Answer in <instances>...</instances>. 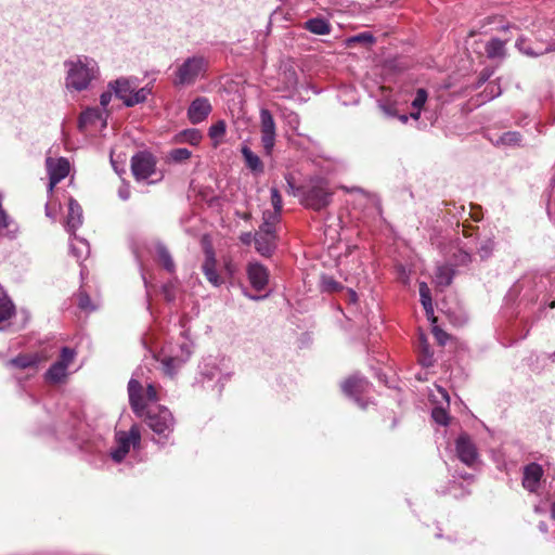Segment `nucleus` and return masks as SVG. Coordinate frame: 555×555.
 <instances>
[{
	"label": "nucleus",
	"mask_w": 555,
	"mask_h": 555,
	"mask_svg": "<svg viewBox=\"0 0 555 555\" xmlns=\"http://www.w3.org/2000/svg\"><path fill=\"white\" fill-rule=\"evenodd\" d=\"M64 89L69 94L90 90L101 77L99 63L91 56L74 55L63 63Z\"/></svg>",
	"instance_id": "obj_1"
},
{
	"label": "nucleus",
	"mask_w": 555,
	"mask_h": 555,
	"mask_svg": "<svg viewBox=\"0 0 555 555\" xmlns=\"http://www.w3.org/2000/svg\"><path fill=\"white\" fill-rule=\"evenodd\" d=\"M209 61L203 55H191L178 63L172 74V85L176 88L191 87L206 77Z\"/></svg>",
	"instance_id": "obj_2"
},
{
	"label": "nucleus",
	"mask_w": 555,
	"mask_h": 555,
	"mask_svg": "<svg viewBox=\"0 0 555 555\" xmlns=\"http://www.w3.org/2000/svg\"><path fill=\"white\" fill-rule=\"evenodd\" d=\"M145 423L154 434L153 440L166 446L170 443V438L176 427V418L171 411L163 405L151 406L144 411Z\"/></svg>",
	"instance_id": "obj_3"
},
{
	"label": "nucleus",
	"mask_w": 555,
	"mask_h": 555,
	"mask_svg": "<svg viewBox=\"0 0 555 555\" xmlns=\"http://www.w3.org/2000/svg\"><path fill=\"white\" fill-rule=\"evenodd\" d=\"M199 373L203 384L220 395L232 375L230 361L223 357L209 356L199 365Z\"/></svg>",
	"instance_id": "obj_4"
},
{
	"label": "nucleus",
	"mask_w": 555,
	"mask_h": 555,
	"mask_svg": "<svg viewBox=\"0 0 555 555\" xmlns=\"http://www.w3.org/2000/svg\"><path fill=\"white\" fill-rule=\"evenodd\" d=\"M142 437L139 425L133 424L128 430H117L114 437V446L108 456L115 464L122 463L131 451L141 450Z\"/></svg>",
	"instance_id": "obj_5"
},
{
	"label": "nucleus",
	"mask_w": 555,
	"mask_h": 555,
	"mask_svg": "<svg viewBox=\"0 0 555 555\" xmlns=\"http://www.w3.org/2000/svg\"><path fill=\"white\" fill-rule=\"evenodd\" d=\"M128 393L131 409L140 417L144 415L147 403L156 402L159 399L154 384H147L144 390L142 385L134 378H131L128 383Z\"/></svg>",
	"instance_id": "obj_6"
},
{
	"label": "nucleus",
	"mask_w": 555,
	"mask_h": 555,
	"mask_svg": "<svg viewBox=\"0 0 555 555\" xmlns=\"http://www.w3.org/2000/svg\"><path fill=\"white\" fill-rule=\"evenodd\" d=\"M331 197L327 182L323 179H314L304 189L301 203L314 210H321L331 203Z\"/></svg>",
	"instance_id": "obj_7"
},
{
	"label": "nucleus",
	"mask_w": 555,
	"mask_h": 555,
	"mask_svg": "<svg viewBox=\"0 0 555 555\" xmlns=\"http://www.w3.org/2000/svg\"><path fill=\"white\" fill-rule=\"evenodd\" d=\"M372 385L366 378L358 374L351 375L341 384L343 392L354 400V402L361 408L366 409L369 401L363 399V396L369 393Z\"/></svg>",
	"instance_id": "obj_8"
},
{
	"label": "nucleus",
	"mask_w": 555,
	"mask_h": 555,
	"mask_svg": "<svg viewBox=\"0 0 555 555\" xmlns=\"http://www.w3.org/2000/svg\"><path fill=\"white\" fill-rule=\"evenodd\" d=\"M260 134L263 152L271 156L275 145L276 126L272 114L267 108L260 111Z\"/></svg>",
	"instance_id": "obj_9"
},
{
	"label": "nucleus",
	"mask_w": 555,
	"mask_h": 555,
	"mask_svg": "<svg viewBox=\"0 0 555 555\" xmlns=\"http://www.w3.org/2000/svg\"><path fill=\"white\" fill-rule=\"evenodd\" d=\"M76 351L69 347L61 349L60 359L54 362L46 373V378L54 384L61 383L67 376V369L73 363Z\"/></svg>",
	"instance_id": "obj_10"
},
{
	"label": "nucleus",
	"mask_w": 555,
	"mask_h": 555,
	"mask_svg": "<svg viewBox=\"0 0 555 555\" xmlns=\"http://www.w3.org/2000/svg\"><path fill=\"white\" fill-rule=\"evenodd\" d=\"M46 167L49 176L48 193L52 194L54 186L70 171V164L65 157H47Z\"/></svg>",
	"instance_id": "obj_11"
},
{
	"label": "nucleus",
	"mask_w": 555,
	"mask_h": 555,
	"mask_svg": "<svg viewBox=\"0 0 555 555\" xmlns=\"http://www.w3.org/2000/svg\"><path fill=\"white\" fill-rule=\"evenodd\" d=\"M156 162L152 154L139 152L131 158V171L137 181H144L155 173Z\"/></svg>",
	"instance_id": "obj_12"
},
{
	"label": "nucleus",
	"mask_w": 555,
	"mask_h": 555,
	"mask_svg": "<svg viewBox=\"0 0 555 555\" xmlns=\"http://www.w3.org/2000/svg\"><path fill=\"white\" fill-rule=\"evenodd\" d=\"M516 49L524 55L529 57H539L545 53L555 51V47H552L541 37L535 36L534 41L520 36L515 42Z\"/></svg>",
	"instance_id": "obj_13"
},
{
	"label": "nucleus",
	"mask_w": 555,
	"mask_h": 555,
	"mask_svg": "<svg viewBox=\"0 0 555 555\" xmlns=\"http://www.w3.org/2000/svg\"><path fill=\"white\" fill-rule=\"evenodd\" d=\"M455 452L457 459L467 466H474L479 460L477 447L467 434L456 438Z\"/></svg>",
	"instance_id": "obj_14"
},
{
	"label": "nucleus",
	"mask_w": 555,
	"mask_h": 555,
	"mask_svg": "<svg viewBox=\"0 0 555 555\" xmlns=\"http://www.w3.org/2000/svg\"><path fill=\"white\" fill-rule=\"evenodd\" d=\"M107 113L98 107H88L85 109L78 120V128L81 132L88 131L89 128L103 129L106 127Z\"/></svg>",
	"instance_id": "obj_15"
},
{
	"label": "nucleus",
	"mask_w": 555,
	"mask_h": 555,
	"mask_svg": "<svg viewBox=\"0 0 555 555\" xmlns=\"http://www.w3.org/2000/svg\"><path fill=\"white\" fill-rule=\"evenodd\" d=\"M212 111V105L208 98L197 96L195 98L188 107V118L191 124L198 125L206 120Z\"/></svg>",
	"instance_id": "obj_16"
},
{
	"label": "nucleus",
	"mask_w": 555,
	"mask_h": 555,
	"mask_svg": "<svg viewBox=\"0 0 555 555\" xmlns=\"http://www.w3.org/2000/svg\"><path fill=\"white\" fill-rule=\"evenodd\" d=\"M543 475L544 470L540 464L529 463L522 469V487L531 493L538 492Z\"/></svg>",
	"instance_id": "obj_17"
},
{
	"label": "nucleus",
	"mask_w": 555,
	"mask_h": 555,
	"mask_svg": "<svg viewBox=\"0 0 555 555\" xmlns=\"http://www.w3.org/2000/svg\"><path fill=\"white\" fill-rule=\"evenodd\" d=\"M138 87L137 79L120 77L112 80L107 85V89L112 90L115 96L122 101L126 106V101L131 96L134 89Z\"/></svg>",
	"instance_id": "obj_18"
},
{
	"label": "nucleus",
	"mask_w": 555,
	"mask_h": 555,
	"mask_svg": "<svg viewBox=\"0 0 555 555\" xmlns=\"http://www.w3.org/2000/svg\"><path fill=\"white\" fill-rule=\"evenodd\" d=\"M247 276L254 289L263 291L269 282V272L264 266L259 262H249L247 266Z\"/></svg>",
	"instance_id": "obj_19"
},
{
	"label": "nucleus",
	"mask_w": 555,
	"mask_h": 555,
	"mask_svg": "<svg viewBox=\"0 0 555 555\" xmlns=\"http://www.w3.org/2000/svg\"><path fill=\"white\" fill-rule=\"evenodd\" d=\"M83 214L79 203L74 199H68V210L66 216L65 228L68 234L76 233L77 229L82 224Z\"/></svg>",
	"instance_id": "obj_20"
},
{
	"label": "nucleus",
	"mask_w": 555,
	"mask_h": 555,
	"mask_svg": "<svg viewBox=\"0 0 555 555\" xmlns=\"http://www.w3.org/2000/svg\"><path fill=\"white\" fill-rule=\"evenodd\" d=\"M15 314V306L0 285V331H5L11 325Z\"/></svg>",
	"instance_id": "obj_21"
},
{
	"label": "nucleus",
	"mask_w": 555,
	"mask_h": 555,
	"mask_svg": "<svg viewBox=\"0 0 555 555\" xmlns=\"http://www.w3.org/2000/svg\"><path fill=\"white\" fill-rule=\"evenodd\" d=\"M202 270L210 284L214 286H220L222 284L223 281L217 272V260L212 250H206Z\"/></svg>",
	"instance_id": "obj_22"
},
{
	"label": "nucleus",
	"mask_w": 555,
	"mask_h": 555,
	"mask_svg": "<svg viewBox=\"0 0 555 555\" xmlns=\"http://www.w3.org/2000/svg\"><path fill=\"white\" fill-rule=\"evenodd\" d=\"M153 253L159 264L170 274L176 271V263L169 249L162 243L155 242L153 245Z\"/></svg>",
	"instance_id": "obj_23"
},
{
	"label": "nucleus",
	"mask_w": 555,
	"mask_h": 555,
	"mask_svg": "<svg viewBox=\"0 0 555 555\" xmlns=\"http://www.w3.org/2000/svg\"><path fill=\"white\" fill-rule=\"evenodd\" d=\"M302 28L310 31L313 35L325 36L332 31L331 23L321 16L312 17L307 20L302 24Z\"/></svg>",
	"instance_id": "obj_24"
},
{
	"label": "nucleus",
	"mask_w": 555,
	"mask_h": 555,
	"mask_svg": "<svg viewBox=\"0 0 555 555\" xmlns=\"http://www.w3.org/2000/svg\"><path fill=\"white\" fill-rule=\"evenodd\" d=\"M254 241L257 251L264 257L271 256L276 246V236H267L259 232H256Z\"/></svg>",
	"instance_id": "obj_25"
},
{
	"label": "nucleus",
	"mask_w": 555,
	"mask_h": 555,
	"mask_svg": "<svg viewBox=\"0 0 555 555\" xmlns=\"http://www.w3.org/2000/svg\"><path fill=\"white\" fill-rule=\"evenodd\" d=\"M3 195L0 193V234L13 238L18 232V227L2 207Z\"/></svg>",
	"instance_id": "obj_26"
},
{
	"label": "nucleus",
	"mask_w": 555,
	"mask_h": 555,
	"mask_svg": "<svg viewBox=\"0 0 555 555\" xmlns=\"http://www.w3.org/2000/svg\"><path fill=\"white\" fill-rule=\"evenodd\" d=\"M69 235V248L72 255L77 259V261L86 259L90 253L89 243L85 238L78 237L75 233Z\"/></svg>",
	"instance_id": "obj_27"
},
{
	"label": "nucleus",
	"mask_w": 555,
	"mask_h": 555,
	"mask_svg": "<svg viewBox=\"0 0 555 555\" xmlns=\"http://www.w3.org/2000/svg\"><path fill=\"white\" fill-rule=\"evenodd\" d=\"M490 140L495 146L519 147L522 143V135L518 131H507Z\"/></svg>",
	"instance_id": "obj_28"
},
{
	"label": "nucleus",
	"mask_w": 555,
	"mask_h": 555,
	"mask_svg": "<svg viewBox=\"0 0 555 555\" xmlns=\"http://www.w3.org/2000/svg\"><path fill=\"white\" fill-rule=\"evenodd\" d=\"M242 155L245 162L246 167L254 173L263 172V164L260 157L255 154L248 146H242Z\"/></svg>",
	"instance_id": "obj_29"
},
{
	"label": "nucleus",
	"mask_w": 555,
	"mask_h": 555,
	"mask_svg": "<svg viewBox=\"0 0 555 555\" xmlns=\"http://www.w3.org/2000/svg\"><path fill=\"white\" fill-rule=\"evenodd\" d=\"M505 44L506 41L499 38H492L485 46L487 56L491 60L504 59L506 55Z\"/></svg>",
	"instance_id": "obj_30"
},
{
	"label": "nucleus",
	"mask_w": 555,
	"mask_h": 555,
	"mask_svg": "<svg viewBox=\"0 0 555 555\" xmlns=\"http://www.w3.org/2000/svg\"><path fill=\"white\" fill-rule=\"evenodd\" d=\"M454 270L450 264L438 266L435 273V283L437 286L447 287L452 283Z\"/></svg>",
	"instance_id": "obj_31"
},
{
	"label": "nucleus",
	"mask_w": 555,
	"mask_h": 555,
	"mask_svg": "<svg viewBox=\"0 0 555 555\" xmlns=\"http://www.w3.org/2000/svg\"><path fill=\"white\" fill-rule=\"evenodd\" d=\"M193 352V344L191 339L184 334L181 337V341L178 344V349H172L171 354L179 357L180 362H186Z\"/></svg>",
	"instance_id": "obj_32"
},
{
	"label": "nucleus",
	"mask_w": 555,
	"mask_h": 555,
	"mask_svg": "<svg viewBox=\"0 0 555 555\" xmlns=\"http://www.w3.org/2000/svg\"><path fill=\"white\" fill-rule=\"evenodd\" d=\"M160 363L164 374L170 377H172L178 372V370L184 364V362H180L179 357H177L176 354L165 356L162 359Z\"/></svg>",
	"instance_id": "obj_33"
},
{
	"label": "nucleus",
	"mask_w": 555,
	"mask_h": 555,
	"mask_svg": "<svg viewBox=\"0 0 555 555\" xmlns=\"http://www.w3.org/2000/svg\"><path fill=\"white\" fill-rule=\"evenodd\" d=\"M202 139H203L202 132L195 128L185 129L176 135V142L190 143L191 145L199 144Z\"/></svg>",
	"instance_id": "obj_34"
},
{
	"label": "nucleus",
	"mask_w": 555,
	"mask_h": 555,
	"mask_svg": "<svg viewBox=\"0 0 555 555\" xmlns=\"http://www.w3.org/2000/svg\"><path fill=\"white\" fill-rule=\"evenodd\" d=\"M472 248L468 246L467 243H459L457 244V251L453 254V264L454 266H466L472 260L470 255Z\"/></svg>",
	"instance_id": "obj_35"
},
{
	"label": "nucleus",
	"mask_w": 555,
	"mask_h": 555,
	"mask_svg": "<svg viewBox=\"0 0 555 555\" xmlns=\"http://www.w3.org/2000/svg\"><path fill=\"white\" fill-rule=\"evenodd\" d=\"M227 132V125L224 120H218L212 124L208 129V135L212 140L214 146H218Z\"/></svg>",
	"instance_id": "obj_36"
},
{
	"label": "nucleus",
	"mask_w": 555,
	"mask_h": 555,
	"mask_svg": "<svg viewBox=\"0 0 555 555\" xmlns=\"http://www.w3.org/2000/svg\"><path fill=\"white\" fill-rule=\"evenodd\" d=\"M151 93L152 89L149 86L142 87L140 89L135 88L131 96L126 101V106L132 107L134 105L144 103Z\"/></svg>",
	"instance_id": "obj_37"
},
{
	"label": "nucleus",
	"mask_w": 555,
	"mask_h": 555,
	"mask_svg": "<svg viewBox=\"0 0 555 555\" xmlns=\"http://www.w3.org/2000/svg\"><path fill=\"white\" fill-rule=\"evenodd\" d=\"M38 357L35 354H20L8 362V365L18 369L33 367L37 364Z\"/></svg>",
	"instance_id": "obj_38"
},
{
	"label": "nucleus",
	"mask_w": 555,
	"mask_h": 555,
	"mask_svg": "<svg viewBox=\"0 0 555 555\" xmlns=\"http://www.w3.org/2000/svg\"><path fill=\"white\" fill-rule=\"evenodd\" d=\"M427 101V92L425 89H418L416 91V94L412 101V108L413 112H411L410 116L413 119H418L421 116V109L425 105Z\"/></svg>",
	"instance_id": "obj_39"
},
{
	"label": "nucleus",
	"mask_w": 555,
	"mask_h": 555,
	"mask_svg": "<svg viewBox=\"0 0 555 555\" xmlns=\"http://www.w3.org/2000/svg\"><path fill=\"white\" fill-rule=\"evenodd\" d=\"M420 296L421 302L426 311L427 317H431L434 314V308L430 296V289L425 282L420 283Z\"/></svg>",
	"instance_id": "obj_40"
},
{
	"label": "nucleus",
	"mask_w": 555,
	"mask_h": 555,
	"mask_svg": "<svg viewBox=\"0 0 555 555\" xmlns=\"http://www.w3.org/2000/svg\"><path fill=\"white\" fill-rule=\"evenodd\" d=\"M77 304L81 310L87 311V312L94 311L98 308V305L93 304L91 301L89 295L83 291H80L78 293Z\"/></svg>",
	"instance_id": "obj_41"
},
{
	"label": "nucleus",
	"mask_w": 555,
	"mask_h": 555,
	"mask_svg": "<svg viewBox=\"0 0 555 555\" xmlns=\"http://www.w3.org/2000/svg\"><path fill=\"white\" fill-rule=\"evenodd\" d=\"M192 156V152L184 147L175 149L169 153V159L175 163H182Z\"/></svg>",
	"instance_id": "obj_42"
},
{
	"label": "nucleus",
	"mask_w": 555,
	"mask_h": 555,
	"mask_svg": "<svg viewBox=\"0 0 555 555\" xmlns=\"http://www.w3.org/2000/svg\"><path fill=\"white\" fill-rule=\"evenodd\" d=\"M494 249V241L491 238L483 240L478 246V254L481 259H487L491 256Z\"/></svg>",
	"instance_id": "obj_43"
},
{
	"label": "nucleus",
	"mask_w": 555,
	"mask_h": 555,
	"mask_svg": "<svg viewBox=\"0 0 555 555\" xmlns=\"http://www.w3.org/2000/svg\"><path fill=\"white\" fill-rule=\"evenodd\" d=\"M431 416L436 423L443 425V426L448 425L449 415L443 408H439V406L435 408L431 412Z\"/></svg>",
	"instance_id": "obj_44"
},
{
	"label": "nucleus",
	"mask_w": 555,
	"mask_h": 555,
	"mask_svg": "<svg viewBox=\"0 0 555 555\" xmlns=\"http://www.w3.org/2000/svg\"><path fill=\"white\" fill-rule=\"evenodd\" d=\"M177 281H169L163 286V295L167 301L176 299Z\"/></svg>",
	"instance_id": "obj_45"
},
{
	"label": "nucleus",
	"mask_w": 555,
	"mask_h": 555,
	"mask_svg": "<svg viewBox=\"0 0 555 555\" xmlns=\"http://www.w3.org/2000/svg\"><path fill=\"white\" fill-rule=\"evenodd\" d=\"M271 204L273 206V209L276 211H282V196L276 188H271Z\"/></svg>",
	"instance_id": "obj_46"
},
{
	"label": "nucleus",
	"mask_w": 555,
	"mask_h": 555,
	"mask_svg": "<svg viewBox=\"0 0 555 555\" xmlns=\"http://www.w3.org/2000/svg\"><path fill=\"white\" fill-rule=\"evenodd\" d=\"M280 216H281V211H276L274 209H273V211L267 210V211H263L262 219L264 222L271 223L276 227L278 223L280 222Z\"/></svg>",
	"instance_id": "obj_47"
},
{
	"label": "nucleus",
	"mask_w": 555,
	"mask_h": 555,
	"mask_svg": "<svg viewBox=\"0 0 555 555\" xmlns=\"http://www.w3.org/2000/svg\"><path fill=\"white\" fill-rule=\"evenodd\" d=\"M323 288L330 292H336L343 288V286L336 282L333 278L324 276L322 280Z\"/></svg>",
	"instance_id": "obj_48"
},
{
	"label": "nucleus",
	"mask_w": 555,
	"mask_h": 555,
	"mask_svg": "<svg viewBox=\"0 0 555 555\" xmlns=\"http://www.w3.org/2000/svg\"><path fill=\"white\" fill-rule=\"evenodd\" d=\"M286 85L283 90L291 91L296 88L297 86V77L295 72H285L284 73Z\"/></svg>",
	"instance_id": "obj_49"
},
{
	"label": "nucleus",
	"mask_w": 555,
	"mask_h": 555,
	"mask_svg": "<svg viewBox=\"0 0 555 555\" xmlns=\"http://www.w3.org/2000/svg\"><path fill=\"white\" fill-rule=\"evenodd\" d=\"M286 179V182H287V193L288 194H292L294 196H300L301 197V194H302V191L300 188L296 186L294 181H293V177L291 175L286 176L285 177Z\"/></svg>",
	"instance_id": "obj_50"
},
{
	"label": "nucleus",
	"mask_w": 555,
	"mask_h": 555,
	"mask_svg": "<svg viewBox=\"0 0 555 555\" xmlns=\"http://www.w3.org/2000/svg\"><path fill=\"white\" fill-rule=\"evenodd\" d=\"M374 41L373 36L370 33H361L356 35L349 39V42H362L365 44L372 43Z\"/></svg>",
	"instance_id": "obj_51"
},
{
	"label": "nucleus",
	"mask_w": 555,
	"mask_h": 555,
	"mask_svg": "<svg viewBox=\"0 0 555 555\" xmlns=\"http://www.w3.org/2000/svg\"><path fill=\"white\" fill-rule=\"evenodd\" d=\"M275 229V225L262 221V224L259 227V230L257 232L263 233L267 236H276Z\"/></svg>",
	"instance_id": "obj_52"
},
{
	"label": "nucleus",
	"mask_w": 555,
	"mask_h": 555,
	"mask_svg": "<svg viewBox=\"0 0 555 555\" xmlns=\"http://www.w3.org/2000/svg\"><path fill=\"white\" fill-rule=\"evenodd\" d=\"M112 93H114L112 90H107V91H104L101 95H100V104H101V109L104 111L105 113H107V109L106 107L108 106L111 100H112Z\"/></svg>",
	"instance_id": "obj_53"
},
{
	"label": "nucleus",
	"mask_w": 555,
	"mask_h": 555,
	"mask_svg": "<svg viewBox=\"0 0 555 555\" xmlns=\"http://www.w3.org/2000/svg\"><path fill=\"white\" fill-rule=\"evenodd\" d=\"M433 333L440 345H446L449 336L444 331H442L438 327H434Z\"/></svg>",
	"instance_id": "obj_54"
},
{
	"label": "nucleus",
	"mask_w": 555,
	"mask_h": 555,
	"mask_svg": "<svg viewBox=\"0 0 555 555\" xmlns=\"http://www.w3.org/2000/svg\"><path fill=\"white\" fill-rule=\"evenodd\" d=\"M236 271H237V268H236V266L232 262V260H231V259H228V260H225V261H224V272H225V274H227L230 279H232V278L235 275Z\"/></svg>",
	"instance_id": "obj_55"
},
{
	"label": "nucleus",
	"mask_w": 555,
	"mask_h": 555,
	"mask_svg": "<svg viewBox=\"0 0 555 555\" xmlns=\"http://www.w3.org/2000/svg\"><path fill=\"white\" fill-rule=\"evenodd\" d=\"M118 196L122 201H127L130 197V188L128 184L122 183L118 189Z\"/></svg>",
	"instance_id": "obj_56"
},
{
	"label": "nucleus",
	"mask_w": 555,
	"mask_h": 555,
	"mask_svg": "<svg viewBox=\"0 0 555 555\" xmlns=\"http://www.w3.org/2000/svg\"><path fill=\"white\" fill-rule=\"evenodd\" d=\"M517 28H524V29H528V30H532L535 28V22H531L530 24H526V22H521L519 26H517Z\"/></svg>",
	"instance_id": "obj_57"
},
{
	"label": "nucleus",
	"mask_w": 555,
	"mask_h": 555,
	"mask_svg": "<svg viewBox=\"0 0 555 555\" xmlns=\"http://www.w3.org/2000/svg\"><path fill=\"white\" fill-rule=\"evenodd\" d=\"M347 296H348V300H349L350 302H353V304H354V302H357V300H358V295H357V293H356L354 291H352V289H348V292H347Z\"/></svg>",
	"instance_id": "obj_58"
},
{
	"label": "nucleus",
	"mask_w": 555,
	"mask_h": 555,
	"mask_svg": "<svg viewBox=\"0 0 555 555\" xmlns=\"http://www.w3.org/2000/svg\"><path fill=\"white\" fill-rule=\"evenodd\" d=\"M288 122L292 125V126H295V125H298L299 122V117L297 114H294L292 113L288 117Z\"/></svg>",
	"instance_id": "obj_59"
},
{
	"label": "nucleus",
	"mask_w": 555,
	"mask_h": 555,
	"mask_svg": "<svg viewBox=\"0 0 555 555\" xmlns=\"http://www.w3.org/2000/svg\"><path fill=\"white\" fill-rule=\"evenodd\" d=\"M251 238H253L251 233H243V234L241 235V241H242L244 244H247V245H248V244H250Z\"/></svg>",
	"instance_id": "obj_60"
},
{
	"label": "nucleus",
	"mask_w": 555,
	"mask_h": 555,
	"mask_svg": "<svg viewBox=\"0 0 555 555\" xmlns=\"http://www.w3.org/2000/svg\"><path fill=\"white\" fill-rule=\"evenodd\" d=\"M489 87L491 88L492 98L500 95L501 91L499 87H495L494 85H490Z\"/></svg>",
	"instance_id": "obj_61"
},
{
	"label": "nucleus",
	"mask_w": 555,
	"mask_h": 555,
	"mask_svg": "<svg viewBox=\"0 0 555 555\" xmlns=\"http://www.w3.org/2000/svg\"><path fill=\"white\" fill-rule=\"evenodd\" d=\"M439 392L441 393L442 398L449 403L450 398L447 390L439 388Z\"/></svg>",
	"instance_id": "obj_62"
},
{
	"label": "nucleus",
	"mask_w": 555,
	"mask_h": 555,
	"mask_svg": "<svg viewBox=\"0 0 555 555\" xmlns=\"http://www.w3.org/2000/svg\"><path fill=\"white\" fill-rule=\"evenodd\" d=\"M422 364H423L424 366H429V365H431V359H430V358L425 357V358L422 360Z\"/></svg>",
	"instance_id": "obj_63"
},
{
	"label": "nucleus",
	"mask_w": 555,
	"mask_h": 555,
	"mask_svg": "<svg viewBox=\"0 0 555 555\" xmlns=\"http://www.w3.org/2000/svg\"><path fill=\"white\" fill-rule=\"evenodd\" d=\"M551 517L555 520V501L551 505Z\"/></svg>",
	"instance_id": "obj_64"
}]
</instances>
